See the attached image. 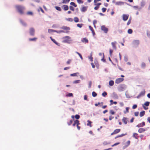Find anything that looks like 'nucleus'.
<instances>
[{"label":"nucleus","mask_w":150,"mask_h":150,"mask_svg":"<svg viewBox=\"0 0 150 150\" xmlns=\"http://www.w3.org/2000/svg\"><path fill=\"white\" fill-rule=\"evenodd\" d=\"M16 7L18 12L20 14H22L23 13V11L25 9L24 7L21 6L17 5L16 6Z\"/></svg>","instance_id":"1"},{"label":"nucleus","mask_w":150,"mask_h":150,"mask_svg":"<svg viewBox=\"0 0 150 150\" xmlns=\"http://www.w3.org/2000/svg\"><path fill=\"white\" fill-rule=\"evenodd\" d=\"M107 93L105 91L102 94V95L104 96L105 97L107 95Z\"/></svg>","instance_id":"53"},{"label":"nucleus","mask_w":150,"mask_h":150,"mask_svg":"<svg viewBox=\"0 0 150 150\" xmlns=\"http://www.w3.org/2000/svg\"><path fill=\"white\" fill-rule=\"evenodd\" d=\"M130 141L129 140L125 144V147H126L128 146L130 144ZM125 148V146L123 147L124 149Z\"/></svg>","instance_id":"25"},{"label":"nucleus","mask_w":150,"mask_h":150,"mask_svg":"<svg viewBox=\"0 0 150 150\" xmlns=\"http://www.w3.org/2000/svg\"><path fill=\"white\" fill-rule=\"evenodd\" d=\"M138 135L137 134L135 133H133V137L135 138L136 139H137L138 137H137V135Z\"/></svg>","instance_id":"29"},{"label":"nucleus","mask_w":150,"mask_h":150,"mask_svg":"<svg viewBox=\"0 0 150 150\" xmlns=\"http://www.w3.org/2000/svg\"><path fill=\"white\" fill-rule=\"evenodd\" d=\"M63 39H69L71 38V37L69 36H66L64 37H63Z\"/></svg>","instance_id":"60"},{"label":"nucleus","mask_w":150,"mask_h":150,"mask_svg":"<svg viewBox=\"0 0 150 150\" xmlns=\"http://www.w3.org/2000/svg\"><path fill=\"white\" fill-rule=\"evenodd\" d=\"M129 108L128 107H126V111H124V113L126 114L127 112H129Z\"/></svg>","instance_id":"50"},{"label":"nucleus","mask_w":150,"mask_h":150,"mask_svg":"<svg viewBox=\"0 0 150 150\" xmlns=\"http://www.w3.org/2000/svg\"><path fill=\"white\" fill-rule=\"evenodd\" d=\"M145 91L144 90L141 91L139 93V96H143L145 95Z\"/></svg>","instance_id":"26"},{"label":"nucleus","mask_w":150,"mask_h":150,"mask_svg":"<svg viewBox=\"0 0 150 150\" xmlns=\"http://www.w3.org/2000/svg\"><path fill=\"white\" fill-rule=\"evenodd\" d=\"M88 58L90 60V61H91L92 62L93 61V58L92 57V53H91L90 56L88 57Z\"/></svg>","instance_id":"34"},{"label":"nucleus","mask_w":150,"mask_h":150,"mask_svg":"<svg viewBox=\"0 0 150 150\" xmlns=\"http://www.w3.org/2000/svg\"><path fill=\"white\" fill-rule=\"evenodd\" d=\"M106 10V8H103L102 9V10L103 12H105Z\"/></svg>","instance_id":"62"},{"label":"nucleus","mask_w":150,"mask_h":150,"mask_svg":"<svg viewBox=\"0 0 150 150\" xmlns=\"http://www.w3.org/2000/svg\"><path fill=\"white\" fill-rule=\"evenodd\" d=\"M123 80L124 79L123 78H119L116 80L115 83L117 84H119L122 82Z\"/></svg>","instance_id":"6"},{"label":"nucleus","mask_w":150,"mask_h":150,"mask_svg":"<svg viewBox=\"0 0 150 150\" xmlns=\"http://www.w3.org/2000/svg\"><path fill=\"white\" fill-rule=\"evenodd\" d=\"M113 52V51L112 50H111V49H110V50H109L110 54L111 56L112 55V53Z\"/></svg>","instance_id":"55"},{"label":"nucleus","mask_w":150,"mask_h":150,"mask_svg":"<svg viewBox=\"0 0 150 150\" xmlns=\"http://www.w3.org/2000/svg\"><path fill=\"white\" fill-rule=\"evenodd\" d=\"M20 21L21 24L23 26L25 27H26L27 26V24L24 21H23L21 19H20Z\"/></svg>","instance_id":"14"},{"label":"nucleus","mask_w":150,"mask_h":150,"mask_svg":"<svg viewBox=\"0 0 150 150\" xmlns=\"http://www.w3.org/2000/svg\"><path fill=\"white\" fill-rule=\"evenodd\" d=\"M77 2L79 4H82L83 3V2L81 1V0H77Z\"/></svg>","instance_id":"61"},{"label":"nucleus","mask_w":150,"mask_h":150,"mask_svg":"<svg viewBox=\"0 0 150 150\" xmlns=\"http://www.w3.org/2000/svg\"><path fill=\"white\" fill-rule=\"evenodd\" d=\"M37 38H30L29 40L30 41H35Z\"/></svg>","instance_id":"35"},{"label":"nucleus","mask_w":150,"mask_h":150,"mask_svg":"<svg viewBox=\"0 0 150 150\" xmlns=\"http://www.w3.org/2000/svg\"><path fill=\"white\" fill-rule=\"evenodd\" d=\"M116 43L117 42L116 41H115L111 43V45H112L113 48L116 50L117 49V47L116 46Z\"/></svg>","instance_id":"10"},{"label":"nucleus","mask_w":150,"mask_h":150,"mask_svg":"<svg viewBox=\"0 0 150 150\" xmlns=\"http://www.w3.org/2000/svg\"><path fill=\"white\" fill-rule=\"evenodd\" d=\"M50 38L52 40V41L53 42H54L55 44H56V45H58L59 46H60V44L59 43H58L54 39H53L51 37H50Z\"/></svg>","instance_id":"9"},{"label":"nucleus","mask_w":150,"mask_h":150,"mask_svg":"<svg viewBox=\"0 0 150 150\" xmlns=\"http://www.w3.org/2000/svg\"><path fill=\"white\" fill-rule=\"evenodd\" d=\"M129 15H127L125 14H123L122 16L123 20L125 21H127L129 17Z\"/></svg>","instance_id":"7"},{"label":"nucleus","mask_w":150,"mask_h":150,"mask_svg":"<svg viewBox=\"0 0 150 150\" xmlns=\"http://www.w3.org/2000/svg\"><path fill=\"white\" fill-rule=\"evenodd\" d=\"M79 74V72H76L70 74V75L71 76H77Z\"/></svg>","instance_id":"16"},{"label":"nucleus","mask_w":150,"mask_h":150,"mask_svg":"<svg viewBox=\"0 0 150 150\" xmlns=\"http://www.w3.org/2000/svg\"><path fill=\"white\" fill-rule=\"evenodd\" d=\"M64 7V11H67L69 9L68 6L66 5H63Z\"/></svg>","instance_id":"23"},{"label":"nucleus","mask_w":150,"mask_h":150,"mask_svg":"<svg viewBox=\"0 0 150 150\" xmlns=\"http://www.w3.org/2000/svg\"><path fill=\"white\" fill-rule=\"evenodd\" d=\"M55 8L56 9V10H58L59 11H61L62 10L60 7H59V6H55Z\"/></svg>","instance_id":"39"},{"label":"nucleus","mask_w":150,"mask_h":150,"mask_svg":"<svg viewBox=\"0 0 150 150\" xmlns=\"http://www.w3.org/2000/svg\"><path fill=\"white\" fill-rule=\"evenodd\" d=\"M120 144V142H117V143H115L113 145H112V147H113V146H117V145L119 144Z\"/></svg>","instance_id":"59"},{"label":"nucleus","mask_w":150,"mask_h":150,"mask_svg":"<svg viewBox=\"0 0 150 150\" xmlns=\"http://www.w3.org/2000/svg\"><path fill=\"white\" fill-rule=\"evenodd\" d=\"M112 96L113 98L115 99H117L118 98L117 95L115 93H113L112 94Z\"/></svg>","instance_id":"22"},{"label":"nucleus","mask_w":150,"mask_h":150,"mask_svg":"<svg viewBox=\"0 0 150 150\" xmlns=\"http://www.w3.org/2000/svg\"><path fill=\"white\" fill-rule=\"evenodd\" d=\"M87 6H83L81 9V11L82 12H84L86 11L87 9Z\"/></svg>","instance_id":"13"},{"label":"nucleus","mask_w":150,"mask_h":150,"mask_svg":"<svg viewBox=\"0 0 150 150\" xmlns=\"http://www.w3.org/2000/svg\"><path fill=\"white\" fill-rule=\"evenodd\" d=\"M72 41V40H69L68 39H65L63 40L62 42L63 43H67L68 44H70L71 43V41Z\"/></svg>","instance_id":"11"},{"label":"nucleus","mask_w":150,"mask_h":150,"mask_svg":"<svg viewBox=\"0 0 150 150\" xmlns=\"http://www.w3.org/2000/svg\"><path fill=\"white\" fill-rule=\"evenodd\" d=\"M110 144V142H107V141H104L103 144L104 145H106L109 144Z\"/></svg>","instance_id":"31"},{"label":"nucleus","mask_w":150,"mask_h":150,"mask_svg":"<svg viewBox=\"0 0 150 150\" xmlns=\"http://www.w3.org/2000/svg\"><path fill=\"white\" fill-rule=\"evenodd\" d=\"M127 32L129 34H131L132 33V29H129L128 30Z\"/></svg>","instance_id":"41"},{"label":"nucleus","mask_w":150,"mask_h":150,"mask_svg":"<svg viewBox=\"0 0 150 150\" xmlns=\"http://www.w3.org/2000/svg\"><path fill=\"white\" fill-rule=\"evenodd\" d=\"M74 20L75 22L76 23H77L79 22V18L77 17H75L74 18Z\"/></svg>","instance_id":"27"},{"label":"nucleus","mask_w":150,"mask_h":150,"mask_svg":"<svg viewBox=\"0 0 150 150\" xmlns=\"http://www.w3.org/2000/svg\"><path fill=\"white\" fill-rule=\"evenodd\" d=\"M127 133H126L125 134H121L119 135H117V137H123V136H124L127 135Z\"/></svg>","instance_id":"32"},{"label":"nucleus","mask_w":150,"mask_h":150,"mask_svg":"<svg viewBox=\"0 0 150 150\" xmlns=\"http://www.w3.org/2000/svg\"><path fill=\"white\" fill-rule=\"evenodd\" d=\"M80 81V80H75L73 82V83H79Z\"/></svg>","instance_id":"37"},{"label":"nucleus","mask_w":150,"mask_h":150,"mask_svg":"<svg viewBox=\"0 0 150 150\" xmlns=\"http://www.w3.org/2000/svg\"><path fill=\"white\" fill-rule=\"evenodd\" d=\"M55 32L57 33H64V31L63 30H60L59 31H57L56 30V32Z\"/></svg>","instance_id":"48"},{"label":"nucleus","mask_w":150,"mask_h":150,"mask_svg":"<svg viewBox=\"0 0 150 150\" xmlns=\"http://www.w3.org/2000/svg\"><path fill=\"white\" fill-rule=\"evenodd\" d=\"M124 60L126 62H127L128 61V57L127 56H126V55L124 57Z\"/></svg>","instance_id":"36"},{"label":"nucleus","mask_w":150,"mask_h":150,"mask_svg":"<svg viewBox=\"0 0 150 150\" xmlns=\"http://www.w3.org/2000/svg\"><path fill=\"white\" fill-rule=\"evenodd\" d=\"M75 117L76 119H78L80 118V116L79 115H75Z\"/></svg>","instance_id":"57"},{"label":"nucleus","mask_w":150,"mask_h":150,"mask_svg":"<svg viewBox=\"0 0 150 150\" xmlns=\"http://www.w3.org/2000/svg\"><path fill=\"white\" fill-rule=\"evenodd\" d=\"M69 7L70 10L73 11H74V8L72 6H70Z\"/></svg>","instance_id":"52"},{"label":"nucleus","mask_w":150,"mask_h":150,"mask_svg":"<svg viewBox=\"0 0 150 150\" xmlns=\"http://www.w3.org/2000/svg\"><path fill=\"white\" fill-rule=\"evenodd\" d=\"M147 35L148 38H150V32L149 31H147Z\"/></svg>","instance_id":"51"},{"label":"nucleus","mask_w":150,"mask_h":150,"mask_svg":"<svg viewBox=\"0 0 150 150\" xmlns=\"http://www.w3.org/2000/svg\"><path fill=\"white\" fill-rule=\"evenodd\" d=\"M103 58L102 59H101V60L104 62H105V59L104 58V54L103 53Z\"/></svg>","instance_id":"58"},{"label":"nucleus","mask_w":150,"mask_h":150,"mask_svg":"<svg viewBox=\"0 0 150 150\" xmlns=\"http://www.w3.org/2000/svg\"><path fill=\"white\" fill-rule=\"evenodd\" d=\"M81 41L83 42L87 43L88 42V40L86 38H83Z\"/></svg>","instance_id":"17"},{"label":"nucleus","mask_w":150,"mask_h":150,"mask_svg":"<svg viewBox=\"0 0 150 150\" xmlns=\"http://www.w3.org/2000/svg\"><path fill=\"white\" fill-rule=\"evenodd\" d=\"M127 88V86L124 84L119 85L117 87V89L119 91L121 92L125 90Z\"/></svg>","instance_id":"2"},{"label":"nucleus","mask_w":150,"mask_h":150,"mask_svg":"<svg viewBox=\"0 0 150 150\" xmlns=\"http://www.w3.org/2000/svg\"><path fill=\"white\" fill-rule=\"evenodd\" d=\"M87 122H88V123L87 124V125L88 126H89L90 127H91L92 126L91 124L92 123V122H91L89 120L87 121Z\"/></svg>","instance_id":"38"},{"label":"nucleus","mask_w":150,"mask_h":150,"mask_svg":"<svg viewBox=\"0 0 150 150\" xmlns=\"http://www.w3.org/2000/svg\"><path fill=\"white\" fill-rule=\"evenodd\" d=\"M70 4L71 5L74 6L75 7H76L77 6V5H76L75 4L74 2H71L70 3Z\"/></svg>","instance_id":"46"},{"label":"nucleus","mask_w":150,"mask_h":150,"mask_svg":"<svg viewBox=\"0 0 150 150\" xmlns=\"http://www.w3.org/2000/svg\"><path fill=\"white\" fill-rule=\"evenodd\" d=\"M70 0H63L62 3L64 4H67L69 1Z\"/></svg>","instance_id":"33"},{"label":"nucleus","mask_w":150,"mask_h":150,"mask_svg":"<svg viewBox=\"0 0 150 150\" xmlns=\"http://www.w3.org/2000/svg\"><path fill=\"white\" fill-rule=\"evenodd\" d=\"M109 85L110 86H112L114 85V81L113 80H110L109 81Z\"/></svg>","instance_id":"24"},{"label":"nucleus","mask_w":150,"mask_h":150,"mask_svg":"<svg viewBox=\"0 0 150 150\" xmlns=\"http://www.w3.org/2000/svg\"><path fill=\"white\" fill-rule=\"evenodd\" d=\"M71 59H69L67 62V64H69L71 63Z\"/></svg>","instance_id":"64"},{"label":"nucleus","mask_w":150,"mask_h":150,"mask_svg":"<svg viewBox=\"0 0 150 150\" xmlns=\"http://www.w3.org/2000/svg\"><path fill=\"white\" fill-rule=\"evenodd\" d=\"M131 20V18H129V20L127 23V25H128L130 24Z\"/></svg>","instance_id":"54"},{"label":"nucleus","mask_w":150,"mask_h":150,"mask_svg":"<svg viewBox=\"0 0 150 150\" xmlns=\"http://www.w3.org/2000/svg\"><path fill=\"white\" fill-rule=\"evenodd\" d=\"M74 122L75 123V124L76 125H79L80 124V123H79V121L77 120H75L74 121Z\"/></svg>","instance_id":"44"},{"label":"nucleus","mask_w":150,"mask_h":150,"mask_svg":"<svg viewBox=\"0 0 150 150\" xmlns=\"http://www.w3.org/2000/svg\"><path fill=\"white\" fill-rule=\"evenodd\" d=\"M35 30L34 28H31L29 29L30 34L32 36H34L35 35Z\"/></svg>","instance_id":"4"},{"label":"nucleus","mask_w":150,"mask_h":150,"mask_svg":"<svg viewBox=\"0 0 150 150\" xmlns=\"http://www.w3.org/2000/svg\"><path fill=\"white\" fill-rule=\"evenodd\" d=\"M124 3L122 1H118L115 3V4L116 5H123Z\"/></svg>","instance_id":"18"},{"label":"nucleus","mask_w":150,"mask_h":150,"mask_svg":"<svg viewBox=\"0 0 150 150\" xmlns=\"http://www.w3.org/2000/svg\"><path fill=\"white\" fill-rule=\"evenodd\" d=\"M101 3H98V4H96V3H94V5L97 6L99 7L100 5H101Z\"/></svg>","instance_id":"56"},{"label":"nucleus","mask_w":150,"mask_h":150,"mask_svg":"<svg viewBox=\"0 0 150 150\" xmlns=\"http://www.w3.org/2000/svg\"><path fill=\"white\" fill-rule=\"evenodd\" d=\"M61 28L65 30H69L70 29V28L69 27L65 26H63Z\"/></svg>","instance_id":"21"},{"label":"nucleus","mask_w":150,"mask_h":150,"mask_svg":"<svg viewBox=\"0 0 150 150\" xmlns=\"http://www.w3.org/2000/svg\"><path fill=\"white\" fill-rule=\"evenodd\" d=\"M145 5V2L144 1H142L141 3V6L142 7H143Z\"/></svg>","instance_id":"49"},{"label":"nucleus","mask_w":150,"mask_h":150,"mask_svg":"<svg viewBox=\"0 0 150 150\" xmlns=\"http://www.w3.org/2000/svg\"><path fill=\"white\" fill-rule=\"evenodd\" d=\"M66 20L70 22H72L73 21L72 18H66Z\"/></svg>","instance_id":"40"},{"label":"nucleus","mask_w":150,"mask_h":150,"mask_svg":"<svg viewBox=\"0 0 150 150\" xmlns=\"http://www.w3.org/2000/svg\"><path fill=\"white\" fill-rule=\"evenodd\" d=\"M120 131V129H115L113 132L111 134V135H112L114 134H115L119 133Z\"/></svg>","instance_id":"8"},{"label":"nucleus","mask_w":150,"mask_h":150,"mask_svg":"<svg viewBox=\"0 0 150 150\" xmlns=\"http://www.w3.org/2000/svg\"><path fill=\"white\" fill-rule=\"evenodd\" d=\"M101 29L105 33H107L108 31V28H106L105 25H103L101 26Z\"/></svg>","instance_id":"5"},{"label":"nucleus","mask_w":150,"mask_h":150,"mask_svg":"<svg viewBox=\"0 0 150 150\" xmlns=\"http://www.w3.org/2000/svg\"><path fill=\"white\" fill-rule=\"evenodd\" d=\"M145 125V122H144L137 125L136 127H142Z\"/></svg>","instance_id":"12"},{"label":"nucleus","mask_w":150,"mask_h":150,"mask_svg":"<svg viewBox=\"0 0 150 150\" xmlns=\"http://www.w3.org/2000/svg\"><path fill=\"white\" fill-rule=\"evenodd\" d=\"M127 117H124L122 119V121L125 124H127Z\"/></svg>","instance_id":"15"},{"label":"nucleus","mask_w":150,"mask_h":150,"mask_svg":"<svg viewBox=\"0 0 150 150\" xmlns=\"http://www.w3.org/2000/svg\"><path fill=\"white\" fill-rule=\"evenodd\" d=\"M132 44L134 47H137L139 44V40H134L132 42Z\"/></svg>","instance_id":"3"},{"label":"nucleus","mask_w":150,"mask_h":150,"mask_svg":"<svg viewBox=\"0 0 150 150\" xmlns=\"http://www.w3.org/2000/svg\"><path fill=\"white\" fill-rule=\"evenodd\" d=\"M83 25V24H77V26L80 28H81Z\"/></svg>","instance_id":"47"},{"label":"nucleus","mask_w":150,"mask_h":150,"mask_svg":"<svg viewBox=\"0 0 150 150\" xmlns=\"http://www.w3.org/2000/svg\"><path fill=\"white\" fill-rule=\"evenodd\" d=\"M92 81H90L88 82V88H90L91 87L92 85Z\"/></svg>","instance_id":"45"},{"label":"nucleus","mask_w":150,"mask_h":150,"mask_svg":"<svg viewBox=\"0 0 150 150\" xmlns=\"http://www.w3.org/2000/svg\"><path fill=\"white\" fill-rule=\"evenodd\" d=\"M145 114V111H143L142 112H141L140 113L139 115L140 117H142Z\"/></svg>","instance_id":"28"},{"label":"nucleus","mask_w":150,"mask_h":150,"mask_svg":"<svg viewBox=\"0 0 150 150\" xmlns=\"http://www.w3.org/2000/svg\"><path fill=\"white\" fill-rule=\"evenodd\" d=\"M146 67V64L144 62H142L141 64V67L142 69H144Z\"/></svg>","instance_id":"19"},{"label":"nucleus","mask_w":150,"mask_h":150,"mask_svg":"<svg viewBox=\"0 0 150 150\" xmlns=\"http://www.w3.org/2000/svg\"><path fill=\"white\" fill-rule=\"evenodd\" d=\"M145 131V129L143 128H139L138 130V132L140 133H142L143 132H144Z\"/></svg>","instance_id":"20"},{"label":"nucleus","mask_w":150,"mask_h":150,"mask_svg":"<svg viewBox=\"0 0 150 150\" xmlns=\"http://www.w3.org/2000/svg\"><path fill=\"white\" fill-rule=\"evenodd\" d=\"M92 95L93 97H95L97 96V94L95 92L93 91L92 93Z\"/></svg>","instance_id":"42"},{"label":"nucleus","mask_w":150,"mask_h":150,"mask_svg":"<svg viewBox=\"0 0 150 150\" xmlns=\"http://www.w3.org/2000/svg\"><path fill=\"white\" fill-rule=\"evenodd\" d=\"M149 103H150V102H149L147 101V102H146L144 103V105L146 106H149Z\"/></svg>","instance_id":"43"},{"label":"nucleus","mask_w":150,"mask_h":150,"mask_svg":"<svg viewBox=\"0 0 150 150\" xmlns=\"http://www.w3.org/2000/svg\"><path fill=\"white\" fill-rule=\"evenodd\" d=\"M56 32V30H54L53 29H49L48 30V32L49 33H50L52 32Z\"/></svg>","instance_id":"30"},{"label":"nucleus","mask_w":150,"mask_h":150,"mask_svg":"<svg viewBox=\"0 0 150 150\" xmlns=\"http://www.w3.org/2000/svg\"><path fill=\"white\" fill-rule=\"evenodd\" d=\"M110 114L112 115H114L115 113V112H114L113 110H111L110 111Z\"/></svg>","instance_id":"63"}]
</instances>
